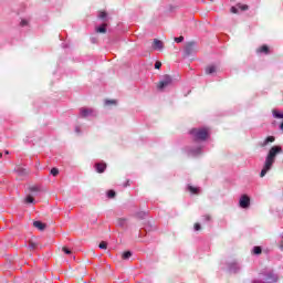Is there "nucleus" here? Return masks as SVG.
I'll use <instances>...</instances> for the list:
<instances>
[{
  "instance_id": "obj_1",
  "label": "nucleus",
  "mask_w": 283,
  "mask_h": 283,
  "mask_svg": "<svg viewBox=\"0 0 283 283\" xmlns=\"http://www.w3.org/2000/svg\"><path fill=\"white\" fill-rule=\"evenodd\" d=\"M280 154H283L282 146L275 145L270 148L260 174L261 178H264V176H266V174H269V171L273 169V165H275V159L277 158V156H280Z\"/></svg>"
},
{
  "instance_id": "obj_2",
  "label": "nucleus",
  "mask_w": 283,
  "mask_h": 283,
  "mask_svg": "<svg viewBox=\"0 0 283 283\" xmlns=\"http://www.w3.org/2000/svg\"><path fill=\"white\" fill-rule=\"evenodd\" d=\"M262 281H254L253 283H275L277 282V274L273 270H265L261 273Z\"/></svg>"
},
{
  "instance_id": "obj_3",
  "label": "nucleus",
  "mask_w": 283,
  "mask_h": 283,
  "mask_svg": "<svg viewBox=\"0 0 283 283\" xmlns=\"http://www.w3.org/2000/svg\"><path fill=\"white\" fill-rule=\"evenodd\" d=\"M190 134L195 140H206L209 138V128H192Z\"/></svg>"
},
{
  "instance_id": "obj_4",
  "label": "nucleus",
  "mask_w": 283,
  "mask_h": 283,
  "mask_svg": "<svg viewBox=\"0 0 283 283\" xmlns=\"http://www.w3.org/2000/svg\"><path fill=\"white\" fill-rule=\"evenodd\" d=\"M96 111L94 108H87V107H82L80 108V116L81 118H90L92 116H96Z\"/></svg>"
},
{
  "instance_id": "obj_5",
  "label": "nucleus",
  "mask_w": 283,
  "mask_h": 283,
  "mask_svg": "<svg viewBox=\"0 0 283 283\" xmlns=\"http://www.w3.org/2000/svg\"><path fill=\"white\" fill-rule=\"evenodd\" d=\"M30 191L32 195H28L27 198L24 199V202H27V205H34V197L32 196H36V193H39L40 189L36 186H33L30 188Z\"/></svg>"
},
{
  "instance_id": "obj_6",
  "label": "nucleus",
  "mask_w": 283,
  "mask_h": 283,
  "mask_svg": "<svg viewBox=\"0 0 283 283\" xmlns=\"http://www.w3.org/2000/svg\"><path fill=\"white\" fill-rule=\"evenodd\" d=\"M171 83H174V80L169 75H164L158 84V90H165V87H169Z\"/></svg>"
},
{
  "instance_id": "obj_7",
  "label": "nucleus",
  "mask_w": 283,
  "mask_h": 283,
  "mask_svg": "<svg viewBox=\"0 0 283 283\" xmlns=\"http://www.w3.org/2000/svg\"><path fill=\"white\" fill-rule=\"evenodd\" d=\"M239 205L241 209H249V207H251V199L249 198V196L243 195L239 200Z\"/></svg>"
},
{
  "instance_id": "obj_8",
  "label": "nucleus",
  "mask_w": 283,
  "mask_h": 283,
  "mask_svg": "<svg viewBox=\"0 0 283 283\" xmlns=\"http://www.w3.org/2000/svg\"><path fill=\"white\" fill-rule=\"evenodd\" d=\"M196 52H197V50H196L195 42H189L186 44V46H185L186 56H191V54H196Z\"/></svg>"
},
{
  "instance_id": "obj_9",
  "label": "nucleus",
  "mask_w": 283,
  "mask_h": 283,
  "mask_svg": "<svg viewBox=\"0 0 283 283\" xmlns=\"http://www.w3.org/2000/svg\"><path fill=\"white\" fill-rule=\"evenodd\" d=\"M95 169H96L97 174H103L105 171V169H107V164L98 163L95 165Z\"/></svg>"
},
{
  "instance_id": "obj_10",
  "label": "nucleus",
  "mask_w": 283,
  "mask_h": 283,
  "mask_svg": "<svg viewBox=\"0 0 283 283\" xmlns=\"http://www.w3.org/2000/svg\"><path fill=\"white\" fill-rule=\"evenodd\" d=\"M230 273H238L240 271V264L238 262H232L229 264Z\"/></svg>"
},
{
  "instance_id": "obj_11",
  "label": "nucleus",
  "mask_w": 283,
  "mask_h": 283,
  "mask_svg": "<svg viewBox=\"0 0 283 283\" xmlns=\"http://www.w3.org/2000/svg\"><path fill=\"white\" fill-rule=\"evenodd\" d=\"M29 249L30 251H36L39 249V241L34 239L29 240Z\"/></svg>"
},
{
  "instance_id": "obj_12",
  "label": "nucleus",
  "mask_w": 283,
  "mask_h": 283,
  "mask_svg": "<svg viewBox=\"0 0 283 283\" xmlns=\"http://www.w3.org/2000/svg\"><path fill=\"white\" fill-rule=\"evenodd\" d=\"M33 227H35V229H39V231H44L45 230V223H43L41 221H34Z\"/></svg>"
},
{
  "instance_id": "obj_13",
  "label": "nucleus",
  "mask_w": 283,
  "mask_h": 283,
  "mask_svg": "<svg viewBox=\"0 0 283 283\" xmlns=\"http://www.w3.org/2000/svg\"><path fill=\"white\" fill-rule=\"evenodd\" d=\"M153 48H154V50H163V41L155 39Z\"/></svg>"
},
{
  "instance_id": "obj_14",
  "label": "nucleus",
  "mask_w": 283,
  "mask_h": 283,
  "mask_svg": "<svg viewBox=\"0 0 283 283\" xmlns=\"http://www.w3.org/2000/svg\"><path fill=\"white\" fill-rule=\"evenodd\" d=\"M269 143H275V137L274 136H269L266 137L263 143H262V147H266V145H269Z\"/></svg>"
},
{
  "instance_id": "obj_15",
  "label": "nucleus",
  "mask_w": 283,
  "mask_h": 283,
  "mask_svg": "<svg viewBox=\"0 0 283 283\" xmlns=\"http://www.w3.org/2000/svg\"><path fill=\"white\" fill-rule=\"evenodd\" d=\"M200 154H202V148L200 147L189 150V156H200Z\"/></svg>"
},
{
  "instance_id": "obj_16",
  "label": "nucleus",
  "mask_w": 283,
  "mask_h": 283,
  "mask_svg": "<svg viewBox=\"0 0 283 283\" xmlns=\"http://www.w3.org/2000/svg\"><path fill=\"white\" fill-rule=\"evenodd\" d=\"M272 116H273L274 118H283V112H280V111H277V108H274V109L272 111Z\"/></svg>"
},
{
  "instance_id": "obj_17",
  "label": "nucleus",
  "mask_w": 283,
  "mask_h": 283,
  "mask_svg": "<svg viewBox=\"0 0 283 283\" xmlns=\"http://www.w3.org/2000/svg\"><path fill=\"white\" fill-rule=\"evenodd\" d=\"M260 54H269V46L268 45H262L256 50Z\"/></svg>"
},
{
  "instance_id": "obj_18",
  "label": "nucleus",
  "mask_w": 283,
  "mask_h": 283,
  "mask_svg": "<svg viewBox=\"0 0 283 283\" xmlns=\"http://www.w3.org/2000/svg\"><path fill=\"white\" fill-rule=\"evenodd\" d=\"M96 32H99L101 34H105L107 32V24H102L96 29Z\"/></svg>"
},
{
  "instance_id": "obj_19",
  "label": "nucleus",
  "mask_w": 283,
  "mask_h": 283,
  "mask_svg": "<svg viewBox=\"0 0 283 283\" xmlns=\"http://www.w3.org/2000/svg\"><path fill=\"white\" fill-rule=\"evenodd\" d=\"M216 65H210L206 69V74H216Z\"/></svg>"
},
{
  "instance_id": "obj_20",
  "label": "nucleus",
  "mask_w": 283,
  "mask_h": 283,
  "mask_svg": "<svg viewBox=\"0 0 283 283\" xmlns=\"http://www.w3.org/2000/svg\"><path fill=\"white\" fill-rule=\"evenodd\" d=\"M132 256V251H126L123 253V260H129Z\"/></svg>"
},
{
  "instance_id": "obj_21",
  "label": "nucleus",
  "mask_w": 283,
  "mask_h": 283,
  "mask_svg": "<svg viewBox=\"0 0 283 283\" xmlns=\"http://www.w3.org/2000/svg\"><path fill=\"white\" fill-rule=\"evenodd\" d=\"M253 253H254V255H260V253H262V248H260V247H254V248H253Z\"/></svg>"
},
{
  "instance_id": "obj_22",
  "label": "nucleus",
  "mask_w": 283,
  "mask_h": 283,
  "mask_svg": "<svg viewBox=\"0 0 283 283\" xmlns=\"http://www.w3.org/2000/svg\"><path fill=\"white\" fill-rule=\"evenodd\" d=\"M188 190L191 192V193H198L199 189L193 187V186H188Z\"/></svg>"
},
{
  "instance_id": "obj_23",
  "label": "nucleus",
  "mask_w": 283,
  "mask_h": 283,
  "mask_svg": "<svg viewBox=\"0 0 283 283\" xmlns=\"http://www.w3.org/2000/svg\"><path fill=\"white\" fill-rule=\"evenodd\" d=\"M115 197H116V191H114V190L107 191V198H115Z\"/></svg>"
},
{
  "instance_id": "obj_24",
  "label": "nucleus",
  "mask_w": 283,
  "mask_h": 283,
  "mask_svg": "<svg viewBox=\"0 0 283 283\" xmlns=\"http://www.w3.org/2000/svg\"><path fill=\"white\" fill-rule=\"evenodd\" d=\"M62 251L66 254V255H72V250L67 249L66 247H64L62 249Z\"/></svg>"
},
{
  "instance_id": "obj_25",
  "label": "nucleus",
  "mask_w": 283,
  "mask_h": 283,
  "mask_svg": "<svg viewBox=\"0 0 283 283\" xmlns=\"http://www.w3.org/2000/svg\"><path fill=\"white\" fill-rule=\"evenodd\" d=\"M238 8L241 9L242 12H244V10H249V6L247 4H239Z\"/></svg>"
},
{
  "instance_id": "obj_26",
  "label": "nucleus",
  "mask_w": 283,
  "mask_h": 283,
  "mask_svg": "<svg viewBox=\"0 0 283 283\" xmlns=\"http://www.w3.org/2000/svg\"><path fill=\"white\" fill-rule=\"evenodd\" d=\"M105 105H116V101L114 99H106Z\"/></svg>"
},
{
  "instance_id": "obj_27",
  "label": "nucleus",
  "mask_w": 283,
  "mask_h": 283,
  "mask_svg": "<svg viewBox=\"0 0 283 283\" xmlns=\"http://www.w3.org/2000/svg\"><path fill=\"white\" fill-rule=\"evenodd\" d=\"M98 18L99 19H106L107 18V13L104 12V11H101L99 14H98Z\"/></svg>"
},
{
  "instance_id": "obj_28",
  "label": "nucleus",
  "mask_w": 283,
  "mask_h": 283,
  "mask_svg": "<svg viewBox=\"0 0 283 283\" xmlns=\"http://www.w3.org/2000/svg\"><path fill=\"white\" fill-rule=\"evenodd\" d=\"M99 249H107V242L102 241L98 245Z\"/></svg>"
},
{
  "instance_id": "obj_29",
  "label": "nucleus",
  "mask_w": 283,
  "mask_h": 283,
  "mask_svg": "<svg viewBox=\"0 0 283 283\" xmlns=\"http://www.w3.org/2000/svg\"><path fill=\"white\" fill-rule=\"evenodd\" d=\"M176 43H182L185 41V36L175 38Z\"/></svg>"
},
{
  "instance_id": "obj_30",
  "label": "nucleus",
  "mask_w": 283,
  "mask_h": 283,
  "mask_svg": "<svg viewBox=\"0 0 283 283\" xmlns=\"http://www.w3.org/2000/svg\"><path fill=\"white\" fill-rule=\"evenodd\" d=\"M51 174H52L54 177H56V176H59V170H57L56 168H52V169H51Z\"/></svg>"
},
{
  "instance_id": "obj_31",
  "label": "nucleus",
  "mask_w": 283,
  "mask_h": 283,
  "mask_svg": "<svg viewBox=\"0 0 283 283\" xmlns=\"http://www.w3.org/2000/svg\"><path fill=\"white\" fill-rule=\"evenodd\" d=\"M160 67H163V63L156 62L155 63V70H160Z\"/></svg>"
},
{
  "instance_id": "obj_32",
  "label": "nucleus",
  "mask_w": 283,
  "mask_h": 283,
  "mask_svg": "<svg viewBox=\"0 0 283 283\" xmlns=\"http://www.w3.org/2000/svg\"><path fill=\"white\" fill-rule=\"evenodd\" d=\"M145 216H147L146 212H138L137 213V217H139L140 219L145 218Z\"/></svg>"
},
{
  "instance_id": "obj_33",
  "label": "nucleus",
  "mask_w": 283,
  "mask_h": 283,
  "mask_svg": "<svg viewBox=\"0 0 283 283\" xmlns=\"http://www.w3.org/2000/svg\"><path fill=\"white\" fill-rule=\"evenodd\" d=\"M20 25H22V28H25V25H28V20H22L20 22Z\"/></svg>"
},
{
  "instance_id": "obj_34",
  "label": "nucleus",
  "mask_w": 283,
  "mask_h": 283,
  "mask_svg": "<svg viewBox=\"0 0 283 283\" xmlns=\"http://www.w3.org/2000/svg\"><path fill=\"white\" fill-rule=\"evenodd\" d=\"M231 12H232L233 14H238V8L232 7V8H231Z\"/></svg>"
},
{
  "instance_id": "obj_35",
  "label": "nucleus",
  "mask_w": 283,
  "mask_h": 283,
  "mask_svg": "<svg viewBox=\"0 0 283 283\" xmlns=\"http://www.w3.org/2000/svg\"><path fill=\"white\" fill-rule=\"evenodd\" d=\"M203 219L206 220V222H209V220H211V216L206 214V216L203 217Z\"/></svg>"
},
{
  "instance_id": "obj_36",
  "label": "nucleus",
  "mask_w": 283,
  "mask_h": 283,
  "mask_svg": "<svg viewBox=\"0 0 283 283\" xmlns=\"http://www.w3.org/2000/svg\"><path fill=\"white\" fill-rule=\"evenodd\" d=\"M195 231H200V223L195 224Z\"/></svg>"
},
{
  "instance_id": "obj_37",
  "label": "nucleus",
  "mask_w": 283,
  "mask_h": 283,
  "mask_svg": "<svg viewBox=\"0 0 283 283\" xmlns=\"http://www.w3.org/2000/svg\"><path fill=\"white\" fill-rule=\"evenodd\" d=\"M125 224V219H119V226L123 227Z\"/></svg>"
},
{
  "instance_id": "obj_38",
  "label": "nucleus",
  "mask_w": 283,
  "mask_h": 283,
  "mask_svg": "<svg viewBox=\"0 0 283 283\" xmlns=\"http://www.w3.org/2000/svg\"><path fill=\"white\" fill-rule=\"evenodd\" d=\"M75 132H76V134H81V127H75Z\"/></svg>"
},
{
  "instance_id": "obj_39",
  "label": "nucleus",
  "mask_w": 283,
  "mask_h": 283,
  "mask_svg": "<svg viewBox=\"0 0 283 283\" xmlns=\"http://www.w3.org/2000/svg\"><path fill=\"white\" fill-rule=\"evenodd\" d=\"M281 249H282V251H283V234H282V237H281Z\"/></svg>"
},
{
  "instance_id": "obj_40",
  "label": "nucleus",
  "mask_w": 283,
  "mask_h": 283,
  "mask_svg": "<svg viewBox=\"0 0 283 283\" xmlns=\"http://www.w3.org/2000/svg\"><path fill=\"white\" fill-rule=\"evenodd\" d=\"M280 129L283 132V122L280 124Z\"/></svg>"
},
{
  "instance_id": "obj_41",
  "label": "nucleus",
  "mask_w": 283,
  "mask_h": 283,
  "mask_svg": "<svg viewBox=\"0 0 283 283\" xmlns=\"http://www.w3.org/2000/svg\"><path fill=\"white\" fill-rule=\"evenodd\" d=\"M92 43H96V39H92Z\"/></svg>"
},
{
  "instance_id": "obj_42",
  "label": "nucleus",
  "mask_w": 283,
  "mask_h": 283,
  "mask_svg": "<svg viewBox=\"0 0 283 283\" xmlns=\"http://www.w3.org/2000/svg\"><path fill=\"white\" fill-rule=\"evenodd\" d=\"M4 154H6V156H8V154H10V151L6 150Z\"/></svg>"
},
{
  "instance_id": "obj_43",
  "label": "nucleus",
  "mask_w": 283,
  "mask_h": 283,
  "mask_svg": "<svg viewBox=\"0 0 283 283\" xmlns=\"http://www.w3.org/2000/svg\"><path fill=\"white\" fill-rule=\"evenodd\" d=\"M0 158H3V154L0 153Z\"/></svg>"
}]
</instances>
